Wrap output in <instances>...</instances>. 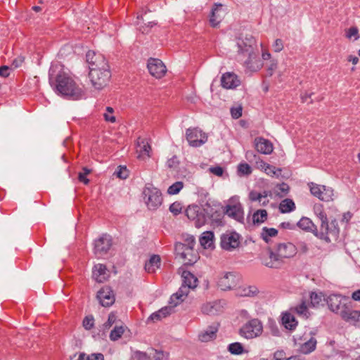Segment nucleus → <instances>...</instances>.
<instances>
[{
	"instance_id": "obj_1",
	"label": "nucleus",
	"mask_w": 360,
	"mask_h": 360,
	"mask_svg": "<svg viewBox=\"0 0 360 360\" xmlns=\"http://www.w3.org/2000/svg\"><path fill=\"white\" fill-rule=\"evenodd\" d=\"M297 252V247L291 243H279L274 249L269 248L266 253H262V263L269 268L278 269L285 259L294 257Z\"/></svg>"
},
{
	"instance_id": "obj_2",
	"label": "nucleus",
	"mask_w": 360,
	"mask_h": 360,
	"mask_svg": "<svg viewBox=\"0 0 360 360\" xmlns=\"http://www.w3.org/2000/svg\"><path fill=\"white\" fill-rule=\"evenodd\" d=\"M51 85L54 86V90L58 95L65 98L77 101L84 96L83 89L65 72H60L56 77L54 84Z\"/></svg>"
},
{
	"instance_id": "obj_3",
	"label": "nucleus",
	"mask_w": 360,
	"mask_h": 360,
	"mask_svg": "<svg viewBox=\"0 0 360 360\" xmlns=\"http://www.w3.org/2000/svg\"><path fill=\"white\" fill-rule=\"evenodd\" d=\"M255 39L252 36H246L244 39L239 38L237 41L238 52L240 54L248 55L244 61L248 68L257 71L262 66V63L258 58V53L254 51Z\"/></svg>"
},
{
	"instance_id": "obj_4",
	"label": "nucleus",
	"mask_w": 360,
	"mask_h": 360,
	"mask_svg": "<svg viewBox=\"0 0 360 360\" xmlns=\"http://www.w3.org/2000/svg\"><path fill=\"white\" fill-rule=\"evenodd\" d=\"M89 77L92 86L96 90H101L109 83L111 78V72L109 65L101 68H91Z\"/></svg>"
},
{
	"instance_id": "obj_5",
	"label": "nucleus",
	"mask_w": 360,
	"mask_h": 360,
	"mask_svg": "<svg viewBox=\"0 0 360 360\" xmlns=\"http://www.w3.org/2000/svg\"><path fill=\"white\" fill-rule=\"evenodd\" d=\"M263 324L259 319H250L239 329L240 336L246 339H253L262 335Z\"/></svg>"
},
{
	"instance_id": "obj_6",
	"label": "nucleus",
	"mask_w": 360,
	"mask_h": 360,
	"mask_svg": "<svg viewBox=\"0 0 360 360\" xmlns=\"http://www.w3.org/2000/svg\"><path fill=\"white\" fill-rule=\"evenodd\" d=\"M187 217L194 222L196 228H200L207 222V216L205 210L197 205L188 206L186 210Z\"/></svg>"
},
{
	"instance_id": "obj_7",
	"label": "nucleus",
	"mask_w": 360,
	"mask_h": 360,
	"mask_svg": "<svg viewBox=\"0 0 360 360\" xmlns=\"http://www.w3.org/2000/svg\"><path fill=\"white\" fill-rule=\"evenodd\" d=\"M326 301L329 309L340 317L350 305L347 298L336 294L328 296Z\"/></svg>"
},
{
	"instance_id": "obj_8",
	"label": "nucleus",
	"mask_w": 360,
	"mask_h": 360,
	"mask_svg": "<svg viewBox=\"0 0 360 360\" xmlns=\"http://www.w3.org/2000/svg\"><path fill=\"white\" fill-rule=\"evenodd\" d=\"M143 193L146 203L150 210H156L161 205L162 202V193L157 188L146 186Z\"/></svg>"
},
{
	"instance_id": "obj_9",
	"label": "nucleus",
	"mask_w": 360,
	"mask_h": 360,
	"mask_svg": "<svg viewBox=\"0 0 360 360\" xmlns=\"http://www.w3.org/2000/svg\"><path fill=\"white\" fill-rule=\"evenodd\" d=\"M339 234V228L336 220L328 224V220L321 224L320 238L327 242L331 241V238L335 239Z\"/></svg>"
},
{
	"instance_id": "obj_10",
	"label": "nucleus",
	"mask_w": 360,
	"mask_h": 360,
	"mask_svg": "<svg viewBox=\"0 0 360 360\" xmlns=\"http://www.w3.org/2000/svg\"><path fill=\"white\" fill-rule=\"evenodd\" d=\"M186 139L191 146L199 147L207 142V136L198 128H189L186 132Z\"/></svg>"
},
{
	"instance_id": "obj_11",
	"label": "nucleus",
	"mask_w": 360,
	"mask_h": 360,
	"mask_svg": "<svg viewBox=\"0 0 360 360\" xmlns=\"http://www.w3.org/2000/svg\"><path fill=\"white\" fill-rule=\"evenodd\" d=\"M221 247L223 250L232 251L240 245V236L236 232H226L221 236Z\"/></svg>"
},
{
	"instance_id": "obj_12",
	"label": "nucleus",
	"mask_w": 360,
	"mask_h": 360,
	"mask_svg": "<svg viewBox=\"0 0 360 360\" xmlns=\"http://www.w3.org/2000/svg\"><path fill=\"white\" fill-rule=\"evenodd\" d=\"M147 67L150 74L158 79L164 77L167 72L166 66L161 60L158 58H149Z\"/></svg>"
},
{
	"instance_id": "obj_13",
	"label": "nucleus",
	"mask_w": 360,
	"mask_h": 360,
	"mask_svg": "<svg viewBox=\"0 0 360 360\" xmlns=\"http://www.w3.org/2000/svg\"><path fill=\"white\" fill-rule=\"evenodd\" d=\"M112 245L111 237L103 234L94 242V253L98 257L106 254Z\"/></svg>"
},
{
	"instance_id": "obj_14",
	"label": "nucleus",
	"mask_w": 360,
	"mask_h": 360,
	"mask_svg": "<svg viewBox=\"0 0 360 360\" xmlns=\"http://www.w3.org/2000/svg\"><path fill=\"white\" fill-rule=\"evenodd\" d=\"M86 62L89 65V70L91 68H101L108 66V62L104 56L97 53L93 51H89L86 55Z\"/></svg>"
},
{
	"instance_id": "obj_15",
	"label": "nucleus",
	"mask_w": 360,
	"mask_h": 360,
	"mask_svg": "<svg viewBox=\"0 0 360 360\" xmlns=\"http://www.w3.org/2000/svg\"><path fill=\"white\" fill-rule=\"evenodd\" d=\"M100 304L105 307L111 306L115 300V295L109 286L103 287L97 293Z\"/></svg>"
},
{
	"instance_id": "obj_16",
	"label": "nucleus",
	"mask_w": 360,
	"mask_h": 360,
	"mask_svg": "<svg viewBox=\"0 0 360 360\" xmlns=\"http://www.w3.org/2000/svg\"><path fill=\"white\" fill-rule=\"evenodd\" d=\"M225 214L238 222H243L244 213L242 205L239 202L226 206Z\"/></svg>"
},
{
	"instance_id": "obj_17",
	"label": "nucleus",
	"mask_w": 360,
	"mask_h": 360,
	"mask_svg": "<svg viewBox=\"0 0 360 360\" xmlns=\"http://www.w3.org/2000/svg\"><path fill=\"white\" fill-rule=\"evenodd\" d=\"M225 15V11L223 8L222 4H215L212 9L211 15L210 17V25L215 27L219 25Z\"/></svg>"
},
{
	"instance_id": "obj_18",
	"label": "nucleus",
	"mask_w": 360,
	"mask_h": 360,
	"mask_svg": "<svg viewBox=\"0 0 360 360\" xmlns=\"http://www.w3.org/2000/svg\"><path fill=\"white\" fill-rule=\"evenodd\" d=\"M341 318L350 324L360 327V311L352 309L351 305H349L345 312L342 314Z\"/></svg>"
},
{
	"instance_id": "obj_19",
	"label": "nucleus",
	"mask_w": 360,
	"mask_h": 360,
	"mask_svg": "<svg viewBox=\"0 0 360 360\" xmlns=\"http://www.w3.org/2000/svg\"><path fill=\"white\" fill-rule=\"evenodd\" d=\"M255 146L257 151L266 155L271 154L274 149L271 142L262 137H257L255 139Z\"/></svg>"
},
{
	"instance_id": "obj_20",
	"label": "nucleus",
	"mask_w": 360,
	"mask_h": 360,
	"mask_svg": "<svg viewBox=\"0 0 360 360\" xmlns=\"http://www.w3.org/2000/svg\"><path fill=\"white\" fill-rule=\"evenodd\" d=\"M236 285V276L231 272H226L218 281V285L222 290H230Z\"/></svg>"
},
{
	"instance_id": "obj_21",
	"label": "nucleus",
	"mask_w": 360,
	"mask_h": 360,
	"mask_svg": "<svg viewBox=\"0 0 360 360\" xmlns=\"http://www.w3.org/2000/svg\"><path fill=\"white\" fill-rule=\"evenodd\" d=\"M221 85L226 89H234L240 85V80L236 75L226 72L224 74L221 79Z\"/></svg>"
},
{
	"instance_id": "obj_22",
	"label": "nucleus",
	"mask_w": 360,
	"mask_h": 360,
	"mask_svg": "<svg viewBox=\"0 0 360 360\" xmlns=\"http://www.w3.org/2000/svg\"><path fill=\"white\" fill-rule=\"evenodd\" d=\"M151 147L146 139L139 137L137 140V150L139 153L138 158L143 159L145 157L149 158Z\"/></svg>"
},
{
	"instance_id": "obj_23",
	"label": "nucleus",
	"mask_w": 360,
	"mask_h": 360,
	"mask_svg": "<svg viewBox=\"0 0 360 360\" xmlns=\"http://www.w3.org/2000/svg\"><path fill=\"white\" fill-rule=\"evenodd\" d=\"M174 311V307L171 304L170 306L165 307L153 313L148 319V322H156L160 321L162 319L165 318L168 315L171 314Z\"/></svg>"
},
{
	"instance_id": "obj_24",
	"label": "nucleus",
	"mask_w": 360,
	"mask_h": 360,
	"mask_svg": "<svg viewBox=\"0 0 360 360\" xmlns=\"http://www.w3.org/2000/svg\"><path fill=\"white\" fill-rule=\"evenodd\" d=\"M189 289L190 288L183 284L179 290L171 296L169 304L174 307H176L183 301V297L188 295Z\"/></svg>"
},
{
	"instance_id": "obj_25",
	"label": "nucleus",
	"mask_w": 360,
	"mask_h": 360,
	"mask_svg": "<svg viewBox=\"0 0 360 360\" xmlns=\"http://www.w3.org/2000/svg\"><path fill=\"white\" fill-rule=\"evenodd\" d=\"M181 258L184 260L185 264L192 265L198 261L199 256L193 247H187L184 253H182Z\"/></svg>"
},
{
	"instance_id": "obj_26",
	"label": "nucleus",
	"mask_w": 360,
	"mask_h": 360,
	"mask_svg": "<svg viewBox=\"0 0 360 360\" xmlns=\"http://www.w3.org/2000/svg\"><path fill=\"white\" fill-rule=\"evenodd\" d=\"M282 324L286 329L290 330H293L295 329L297 326V321L295 319V316L289 312H285L283 314L282 316Z\"/></svg>"
},
{
	"instance_id": "obj_27",
	"label": "nucleus",
	"mask_w": 360,
	"mask_h": 360,
	"mask_svg": "<svg viewBox=\"0 0 360 360\" xmlns=\"http://www.w3.org/2000/svg\"><path fill=\"white\" fill-rule=\"evenodd\" d=\"M106 267L105 265L98 264L94 266L93 270V277L98 283H102L105 279Z\"/></svg>"
},
{
	"instance_id": "obj_28",
	"label": "nucleus",
	"mask_w": 360,
	"mask_h": 360,
	"mask_svg": "<svg viewBox=\"0 0 360 360\" xmlns=\"http://www.w3.org/2000/svg\"><path fill=\"white\" fill-rule=\"evenodd\" d=\"M181 276L183 278V284L190 288H195L197 286L198 278L190 271H184Z\"/></svg>"
},
{
	"instance_id": "obj_29",
	"label": "nucleus",
	"mask_w": 360,
	"mask_h": 360,
	"mask_svg": "<svg viewBox=\"0 0 360 360\" xmlns=\"http://www.w3.org/2000/svg\"><path fill=\"white\" fill-rule=\"evenodd\" d=\"M297 226L305 231L315 232L317 231L316 226L314 224L312 221L308 218L303 217L296 224Z\"/></svg>"
},
{
	"instance_id": "obj_30",
	"label": "nucleus",
	"mask_w": 360,
	"mask_h": 360,
	"mask_svg": "<svg viewBox=\"0 0 360 360\" xmlns=\"http://www.w3.org/2000/svg\"><path fill=\"white\" fill-rule=\"evenodd\" d=\"M160 265V257L158 255H154L150 257L148 262L145 264V269L148 273H154Z\"/></svg>"
},
{
	"instance_id": "obj_31",
	"label": "nucleus",
	"mask_w": 360,
	"mask_h": 360,
	"mask_svg": "<svg viewBox=\"0 0 360 360\" xmlns=\"http://www.w3.org/2000/svg\"><path fill=\"white\" fill-rule=\"evenodd\" d=\"M217 328L214 326H210L207 330L202 331L199 335V340L201 342H208L216 338Z\"/></svg>"
},
{
	"instance_id": "obj_32",
	"label": "nucleus",
	"mask_w": 360,
	"mask_h": 360,
	"mask_svg": "<svg viewBox=\"0 0 360 360\" xmlns=\"http://www.w3.org/2000/svg\"><path fill=\"white\" fill-rule=\"evenodd\" d=\"M316 340L311 337L308 341L300 346V351L304 354H309L316 349Z\"/></svg>"
},
{
	"instance_id": "obj_33",
	"label": "nucleus",
	"mask_w": 360,
	"mask_h": 360,
	"mask_svg": "<svg viewBox=\"0 0 360 360\" xmlns=\"http://www.w3.org/2000/svg\"><path fill=\"white\" fill-rule=\"evenodd\" d=\"M214 233L212 231H205L200 237V243L204 248H210L213 245Z\"/></svg>"
},
{
	"instance_id": "obj_34",
	"label": "nucleus",
	"mask_w": 360,
	"mask_h": 360,
	"mask_svg": "<svg viewBox=\"0 0 360 360\" xmlns=\"http://www.w3.org/2000/svg\"><path fill=\"white\" fill-rule=\"evenodd\" d=\"M295 204L292 199L285 198L279 204V211L281 213H288L295 210Z\"/></svg>"
},
{
	"instance_id": "obj_35",
	"label": "nucleus",
	"mask_w": 360,
	"mask_h": 360,
	"mask_svg": "<svg viewBox=\"0 0 360 360\" xmlns=\"http://www.w3.org/2000/svg\"><path fill=\"white\" fill-rule=\"evenodd\" d=\"M259 167L264 170L266 174L271 176H278L281 173V169H277L274 166L270 165L263 161L259 162Z\"/></svg>"
},
{
	"instance_id": "obj_36",
	"label": "nucleus",
	"mask_w": 360,
	"mask_h": 360,
	"mask_svg": "<svg viewBox=\"0 0 360 360\" xmlns=\"http://www.w3.org/2000/svg\"><path fill=\"white\" fill-rule=\"evenodd\" d=\"M268 214L266 210H258L252 215L254 224H260L266 221Z\"/></svg>"
},
{
	"instance_id": "obj_37",
	"label": "nucleus",
	"mask_w": 360,
	"mask_h": 360,
	"mask_svg": "<svg viewBox=\"0 0 360 360\" xmlns=\"http://www.w3.org/2000/svg\"><path fill=\"white\" fill-rule=\"evenodd\" d=\"M298 316L307 319L309 316L308 307L304 301H302L300 304L297 305L292 309Z\"/></svg>"
},
{
	"instance_id": "obj_38",
	"label": "nucleus",
	"mask_w": 360,
	"mask_h": 360,
	"mask_svg": "<svg viewBox=\"0 0 360 360\" xmlns=\"http://www.w3.org/2000/svg\"><path fill=\"white\" fill-rule=\"evenodd\" d=\"M321 192L318 197L321 200L328 202L333 200V190L331 188L325 186Z\"/></svg>"
},
{
	"instance_id": "obj_39",
	"label": "nucleus",
	"mask_w": 360,
	"mask_h": 360,
	"mask_svg": "<svg viewBox=\"0 0 360 360\" xmlns=\"http://www.w3.org/2000/svg\"><path fill=\"white\" fill-rule=\"evenodd\" d=\"M314 212L315 214L321 220V223H323L328 220L327 215L324 212L323 206L322 204L316 203L314 205Z\"/></svg>"
},
{
	"instance_id": "obj_40",
	"label": "nucleus",
	"mask_w": 360,
	"mask_h": 360,
	"mask_svg": "<svg viewBox=\"0 0 360 360\" xmlns=\"http://www.w3.org/2000/svg\"><path fill=\"white\" fill-rule=\"evenodd\" d=\"M125 331V327L123 326H116L110 333V339L112 341L119 340Z\"/></svg>"
},
{
	"instance_id": "obj_41",
	"label": "nucleus",
	"mask_w": 360,
	"mask_h": 360,
	"mask_svg": "<svg viewBox=\"0 0 360 360\" xmlns=\"http://www.w3.org/2000/svg\"><path fill=\"white\" fill-rule=\"evenodd\" d=\"M278 234V231L274 228L264 227L261 233L262 238L268 242L270 237H274Z\"/></svg>"
},
{
	"instance_id": "obj_42",
	"label": "nucleus",
	"mask_w": 360,
	"mask_h": 360,
	"mask_svg": "<svg viewBox=\"0 0 360 360\" xmlns=\"http://www.w3.org/2000/svg\"><path fill=\"white\" fill-rule=\"evenodd\" d=\"M228 350L232 354L239 355L243 353L244 348L241 343L233 342L229 345Z\"/></svg>"
},
{
	"instance_id": "obj_43",
	"label": "nucleus",
	"mask_w": 360,
	"mask_h": 360,
	"mask_svg": "<svg viewBox=\"0 0 360 360\" xmlns=\"http://www.w3.org/2000/svg\"><path fill=\"white\" fill-rule=\"evenodd\" d=\"M91 172V170L86 167H82L81 172L78 174V179L80 182L85 185L89 183V179H87L86 176Z\"/></svg>"
},
{
	"instance_id": "obj_44",
	"label": "nucleus",
	"mask_w": 360,
	"mask_h": 360,
	"mask_svg": "<svg viewBox=\"0 0 360 360\" xmlns=\"http://www.w3.org/2000/svg\"><path fill=\"white\" fill-rule=\"evenodd\" d=\"M183 187H184L183 182L176 181L168 188L167 193L169 195H176L180 192V191L183 188Z\"/></svg>"
},
{
	"instance_id": "obj_45",
	"label": "nucleus",
	"mask_w": 360,
	"mask_h": 360,
	"mask_svg": "<svg viewBox=\"0 0 360 360\" xmlns=\"http://www.w3.org/2000/svg\"><path fill=\"white\" fill-rule=\"evenodd\" d=\"M114 109L112 107L108 106L105 109V112L103 114L104 120L106 122L110 123H115L116 122V118L113 115Z\"/></svg>"
},
{
	"instance_id": "obj_46",
	"label": "nucleus",
	"mask_w": 360,
	"mask_h": 360,
	"mask_svg": "<svg viewBox=\"0 0 360 360\" xmlns=\"http://www.w3.org/2000/svg\"><path fill=\"white\" fill-rule=\"evenodd\" d=\"M346 37L348 39H352L354 37V40H358L360 37L359 30L356 27H351L346 31Z\"/></svg>"
},
{
	"instance_id": "obj_47",
	"label": "nucleus",
	"mask_w": 360,
	"mask_h": 360,
	"mask_svg": "<svg viewBox=\"0 0 360 360\" xmlns=\"http://www.w3.org/2000/svg\"><path fill=\"white\" fill-rule=\"evenodd\" d=\"M308 185H309L311 193L316 198L319 197V195H320V193H321V190L323 189L325 186L319 185V184H314L312 182L309 184Z\"/></svg>"
},
{
	"instance_id": "obj_48",
	"label": "nucleus",
	"mask_w": 360,
	"mask_h": 360,
	"mask_svg": "<svg viewBox=\"0 0 360 360\" xmlns=\"http://www.w3.org/2000/svg\"><path fill=\"white\" fill-rule=\"evenodd\" d=\"M133 360H150V356L146 352L139 350L134 351L131 355Z\"/></svg>"
},
{
	"instance_id": "obj_49",
	"label": "nucleus",
	"mask_w": 360,
	"mask_h": 360,
	"mask_svg": "<svg viewBox=\"0 0 360 360\" xmlns=\"http://www.w3.org/2000/svg\"><path fill=\"white\" fill-rule=\"evenodd\" d=\"M238 172L240 175H249L252 173V169L248 164L241 163L238 167Z\"/></svg>"
},
{
	"instance_id": "obj_50",
	"label": "nucleus",
	"mask_w": 360,
	"mask_h": 360,
	"mask_svg": "<svg viewBox=\"0 0 360 360\" xmlns=\"http://www.w3.org/2000/svg\"><path fill=\"white\" fill-rule=\"evenodd\" d=\"M117 321V316L115 313L111 312L109 316L107 321L103 324V328L105 330L109 329Z\"/></svg>"
},
{
	"instance_id": "obj_51",
	"label": "nucleus",
	"mask_w": 360,
	"mask_h": 360,
	"mask_svg": "<svg viewBox=\"0 0 360 360\" xmlns=\"http://www.w3.org/2000/svg\"><path fill=\"white\" fill-rule=\"evenodd\" d=\"M115 174L121 179H126L129 176V171L126 167L120 166Z\"/></svg>"
},
{
	"instance_id": "obj_52",
	"label": "nucleus",
	"mask_w": 360,
	"mask_h": 360,
	"mask_svg": "<svg viewBox=\"0 0 360 360\" xmlns=\"http://www.w3.org/2000/svg\"><path fill=\"white\" fill-rule=\"evenodd\" d=\"M311 304L313 307H316L319 304V303L322 300L321 294H318L316 292H311L310 295Z\"/></svg>"
},
{
	"instance_id": "obj_53",
	"label": "nucleus",
	"mask_w": 360,
	"mask_h": 360,
	"mask_svg": "<svg viewBox=\"0 0 360 360\" xmlns=\"http://www.w3.org/2000/svg\"><path fill=\"white\" fill-rule=\"evenodd\" d=\"M155 354L153 355V360H168L169 354L162 351L154 349Z\"/></svg>"
},
{
	"instance_id": "obj_54",
	"label": "nucleus",
	"mask_w": 360,
	"mask_h": 360,
	"mask_svg": "<svg viewBox=\"0 0 360 360\" xmlns=\"http://www.w3.org/2000/svg\"><path fill=\"white\" fill-rule=\"evenodd\" d=\"M182 210V205L180 202H175L169 206V211L174 215H178Z\"/></svg>"
},
{
	"instance_id": "obj_55",
	"label": "nucleus",
	"mask_w": 360,
	"mask_h": 360,
	"mask_svg": "<svg viewBox=\"0 0 360 360\" xmlns=\"http://www.w3.org/2000/svg\"><path fill=\"white\" fill-rule=\"evenodd\" d=\"M202 312L205 314H214L216 311L214 306L211 303H207L202 305Z\"/></svg>"
},
{
	"instance_id": "obj_56",
	"label": "nucleus",
	"mask_w": 360,
	"mask_h": 360,
	"mask_svg": "<svg viewBox=\"0 0 360 360\" xmlns=\"http://www.w3.org/2000/svg\"><path fill=\"white\" fill-rule=\"evenodd\" d=\"M94 325L93 316H86L83 320V326L86 330H91Z\"/></svg>"
},
{
	"instance_id": "obj_57",
	"label": "nucleus",
	"mask_w": 360,
	"mask_h": 360,
	"mask_svg": "<svg viewBox=\"0 0 360 360\" xmlns=\"http://www.w3.org/2000/svg\"><path fill=\"white\" fill-rule=\"evenodd\" d=\"M257 292V288L254 286H249L244 288L242 292L240 293L243 296H253Z\"/></svg>"
},
{
	"instance_id": "obj_58",
	"label": "nucleus",
	"mask_w": 360,
	"mask_h": 360,
	"mask_svg": "<svg viewBox=\"0 0 360 360\" xmlns=\"http://www.w3.org/2000/svg\"><path fill=\"white\" fill-rule=\"evenodd\" d=\"M242 107L238 106L236 108H231V115L233 118L238 119L240 117L242 116Z\"/></svg>"
},
{
	"instance_id": "obj_59",
	"label": "nucleus",
	"mask_w": 360,
	"mask_h": 360,
	"mask_svg": "<svg viewBox=\"0 0 360 360\" xmlns=\"http://www.w3.org/2000/svg\"><path fill=\"white\" fill-rule=\"evenodd\" d=\"M179 160L176 156H173L167 162V166L170 169H176L179 165Z\"/></svg>"
},
{
	"instance_id": "obj_60",
	"label": "nucleus",
	"mask_w": 360,
	"mask_h": 360,
	"mask_svg": "<svg viewBox=\"0 0 360 360\" xmlns=\"http://www.w3.org/2000/svg\"><path fill=\"white\" fill-rule=\"evenodd\" d=\"M279 227L283 229L294 230L296 229V224L290 221H284L280 224Z\"/></svg>"
},
{
	"instance_id": "obj_61",
	"label": "nucleus",
	"mask_w": 360,
	"mask_h": 360,
	"mask_svg": "<svg viewBox=\"0 0 360 360\" xmlns=\"http://www.w3.org/2000/svg\"><path fill=\"white\" fill-rule=\"evenodd\" d=\"M86 360H104V356L101 353H94L90 355L86 354Z\"/></svg>"
},
{
	"instance_id": "obj_62",
	"label": "nucleus",
	"mask_w": 360,
	"mask_h": 360,
	"mask_svg": "<svg viewBox=\"0 0 360 360\" xmlns=\"http://www.w3.org/2000/svg\"><path fill=\"white\" fill-rule=\"evenodd\" d=\"M274 360H286L285 352L283 350H277L274 353Z\"/></svg>"
},
{
	"instance_id": "obj_63",
	"label": "nucleus",
	"mask_w": 360,
	"mask_h": 360,
	"mask_svg": "<svg viewBox=\"0 0 360 360\" xmlns=\"http://www.w3.org/2000/svg\"><path fill=\"white\" fill-rule=\"evenodd\" d=\"M274 51L275 52H280L283 49V43L281 39H277L273 44Z\"/></svg>"
},
{
	"instance_id": "obj_64",
	"label": "nucleus",
	"mask_w": 360,
	"mask_h": 360,
	"mask_svg": "<svg viewBox=\"0 0 360 360\" xmlns=\"http://www.w3.org/2000/svg\"><path fill=\"white\" fill-rule=\"evenodd\" d=\"M187 247L183 243H177L175 245V250L178 255L182 257V253H184Z\"/></svg>"
}]
</instances>
